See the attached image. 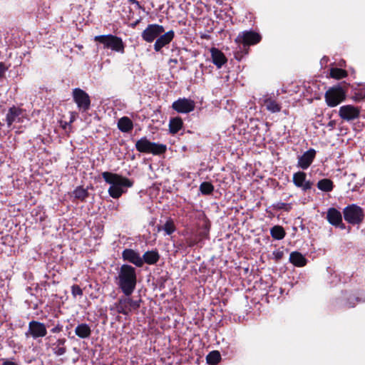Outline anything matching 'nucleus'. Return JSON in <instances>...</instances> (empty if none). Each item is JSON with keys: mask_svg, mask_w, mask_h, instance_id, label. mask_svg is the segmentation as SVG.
Instances as JSON below:
<instances>
[{"mask_svg": "<svg viewBox=\"0 0 365 365\" xmlns=\"http://www.w3.org/2000/svg\"><path fill=\"white\" fill-rule=\"evenodd\" d=\"M114 280L124 295L131 296L137 285L136 268L128 263L120 265L117 269Z\"/></svg>", "mask_w": 365, "mask_h": 365, "instance_id": "1", "label": "nucleus"}, {"mask_svg": "<svg viewBox=\"0 0 365 365\" xmlns=\"http://www.w3.org/2000/svg\"><path fill=\"white\" fill-rule=\"evenodd\" d=\"M102 177L107 183L110 185L108 193L114 199H118L125 192V187H130L133 185L132 180L116 173L106 171L102 173Z\"/></svg>", "mask_w": 365, "mask_h": 365, "instance_id": "2", "label": "nucleus"}, {"mask_svg": "<svg viewBox=\"0 0 365 365\" xmlns=\"http://www.w3.org/2000/svg\"><path fill=\"white\" fill-rule=\"evenodd\" d=\"M135 148L140 153H152L154 155L164 154L167 150L166 145L150 142L146 137L136 141Z\"/></svg>", "mask_w": 365, "mask_h": 365, "instance_id": "3", "label": "nucleus"}, {"mask_svg": "<svg viewBox=\"0 0 365 365\" xmlns=\"http://www.w3.org/2000/svg\"><path fill=\"white\" fill-rule=\"evenodd\" d=\"M94 41L102 44L104 49L124 53L125 46L123 40L117 36L112 34L96 36Z\"/></svg>", "mask_w": 365, "mask_h": 365, "instance_id": "4", "label": "nucleus"}, {"mask_svg": "<svg viewBox=\"0 0 365 365\" xmlns=\"http://www.w3.org/2000/svg\"><path fill=\"white\" fill-rule=\"evenodd\" d=\"M142 300H133L130 296H121L114 304L116 312L123 315H129L132 312L137 311L140 307Z\"/></svg>", "mask_w": 365, "mask_h": 365, "instance_id": "5", "label": "nucleus"}, {"mask_svg": "<svg viewBox=\"0 0 365 365\" xmlns=\"http://www.w3.org/2000/svg\"><path fill=\"white\" fill-rule=\"evenodd\" d=\"M343 215L344 220L353 225L361 224L364 218V210L356 204L345 207L343 210Z\"/></svg>", "mask_w": 365, "mask_h": 365, "instance_id": "6", "label": "nucleus"}, {"mask_svg": "<svg viewBox=\"0 0 365 365\" xmlns=\"http://www.w3.org/2000/svg\"><path fill=\"white\" fill-rule=\"evenodd\" d=\"M346 91L340 86L329 88L325 93L324 98L329 107H335L346 99Z\"/></svg>", "mask_w": 365, "mask_h": 365, "instance_id": "7", "label": "nucleus"}, {"mask_svg": "<svg viewBox=\"0 0 365 365\" xmlns=\"http://www.w3.org/2000/svg\"><path fill=\"white\" fill-rule=\"evenodd\" d=\"M72 96L80 111L86 112L90 109V96L85 91L80 88H76L73 90Z\"/></svg>", "mask_w": 365, "mask_h": 365, "instance_id": "8", "label": "nucleus"}, {"mask_svg": "<svg viewBox=\"0 0 365 365\" xmlns=\"http://www.w3.org/2000/svg\"><path fill=\"white\" fill-rule=\"evenodd\" d=\"M165 32V29L162 25L157 24H148L141 34L143 41L147 43H152L158 38V37Z\"/></svg>", "mask_w": 365, "mask_h": 365, "instance_id": "9", "label": "nucleus"}, {"mask_svg": "<svg viewBox=\"0 0 365 365\" xmlns=\"http://www.w3.org/2000/svg\"><path fill=\"white\" fill-rule=\"evenodd\" d=\"M261 39L262 36L258 33L254 31H244L238 34L235 41L246 47L258 43Z\"/></svg>", "mask_w": 365, "mask_h": 365, "instance_id": "10", "label": "nucleus"}, {"mask_svg": "<svg viewBox=\"0 0 365 365\" xmlns=\"http://www.w3.org/2000/svg\"><path fill=\"white\" fill-rule=\"evenodd\" d=\"M195 108V101L186 98H180L172 104V108L180 113H188L194 110Z\"/></svg>", "mask_w": 365, "mask_h": 365, "instance_id": "11", "label": "nucleus"}, {"mask_svg": "<svg viewBox=\"0 0 365 365\" xmlns=\"http://www.w3.org/2000/svg\"><path fill=\"white\" fill-rule=\"evenodd\" d=\"M47 334L46 327L43 323L32 320L29 323V329L26 335L31 336L33 339L44 337Z\"/></svg>", "mask_w": 365, "mask_h": 365, "instance_id": "12", "label": "nucleus"}, {"mask_svg": "<svg viewBox=\"0 0 365 365\" xmlns=\"http://www.w3.org/2000/svg\"><path fill=\"white\" fill-rule=\"evenodd\" d=\"M122 259L124 262H128L135 265L136 267H142L143 262L139 252L137 250L126 248L123 250L121 254Z\"/></svg>", "mask_w": 365, "mask_h": 365, "instance_id": "13", "label": "nucleus"}, {"mask_svg": "<svg viewBox=\"0 0 365 365\" xmlns=\"http://www.w3.org/2000/svg\"><path fill=\"white\" fill-rule=\"evenodd\" d=\"M359 108L352 105H345L340 107L339 110V117L346 121L355 120L359 117Z\"/></svg>", "mask_w": 365, "mask_h": 365, "instance_id": "14", "label": "nucleus"}, {"mask_svg": "<svg viewBox=\"0 0 365 365\" xmlns=\"http://www.w3.org/2000/svg\"><path fill=\"white\" fill-rule=\"evenodd\" d=\"M292 182L297 187L300 188L304 192L311 190L313 186V182L307 180V174L303 171L294 173Z\"/></svg>", "mask_w": 365, "mask_h": 365, "instance_id": "15", "label": "nucleus"}, {"mask_svg": "<svg viewBox=\"0 0 365 365\" xmlns=\"http://www.w3.org/2000/svg\"><path fill=\"white\" fill-rule=\"evenodd\" d=\"M326 219L332 226L339 227L341 230L346 228V225L342 221L341 212L335 207H330L327 210Z\"/></svg>", "mask_w": 365, "mask_h": 365, "instance_id": "16", "label": "nucleus"}, {"mask_svg": "<svg viewBox=\"0 0 365 365\" xmlns=\"http://www.w3.org/2000/svg\"><path fill=\"white\" fill-rule=\"evenodd\" d=\"M316 156V150L314 148H310L303 155L299 156L297 167L302 170H307L313 163Z\"/></svg>", "mask_w": 365, "mask_h": 365, "instance_id": "17", "label": "nucleus"}, {"mask_svg": "<svg viewBox=\"0 0 365 365\" xmlns=\"http://www.w3.org/2000/svg\"><path fill=\"white\" fill-rule=\"evenodd\" d=\"M175 33L170 30L166 33H163L156 39L154 43V50L159 52L161 49L168 45L174 38Z\"/></svg>", "mask_w": 365, "mask_h": 365, "instance_id": "18", "label": "nucleus"}, {"mask_svg": "<svg viewBox=\"0 0 365 365\" xmlns=\"http://www.w3.org/2000/svg\"><path fill=\"white\" fill-rule=\"evenodd\" d=\"M210 51L212 62L217 68H222V66L227 63V59L220 50L215 47H212L210 48Z\"/></svg>", "mask_w": 365, "mask_h": 365, "instance_id": "19", "label": "nucleus"}, {"mask_svg": "<svg viewBox=\"0 0 365 365\" xmlns=\"http://www.w3.org/2000/svg\"><path fill=\"white\" fill-rule=\"evenodd\" d=\"M22 114V110L16 106H12L8 110L6 116L7 125L10 127L13 123L19 121L20 115Z\"/></svg>", "mask_w": 365, "mask_h": 365, "instance_id": "20", "label": "nucleus"}, {"mask_svg": "<svg viewBox=\"0 0 365 365\" xmlns=\"http://www.w3.org/2000/svg\"><path fill=\"white\" fill-rule=\"evenodd\" d=\"M160 259V255L157 250H153L145 252L141 257L143 265L146 263L148 264H155Z\"/></svg>", "mask_w": 365, "mask_h": 365, "instance_id": "21", "label": "nucleus"}, {"mask_svg": "<svg viewBox=\"0 0 365 365\" xmlns=\"http://www.w3.org/2000/svg\"><path fill=\"white\" fill-rule=\"evenodd\" d=\"M75 334L81 339H86L91 336V329L88 324L82 323L76 327Z\"/></svg>", "mask_w": 365, "mask_h": 365, "instance_id": "22", "label": "nucleus"}, {"mask_svg": "<svg viewBox=\"0 0 365 365\" xmlns=\"http://www.w3.org/2000/svg\"><path fill=\"white\" fill-rule=\"evenodd\" d=\"M289 262L297 267H303L307 264V259L299 252H292L289 255Z\"/></svg>", "mask_w": 365, "mask_h": 365, "instance_id": "23", "label": "nucleus"}, {"mask_svg": "<svg viewBox=\"0 0 365 365\" xmlns=\"http://www.w3.org/2000/svg\"><path fill=\"white\" fill-rule=\"evenodd\" d=\"M66 339L65 338L58 339L55 343L53 344L52 349L53 354L56 356H62L66 352V346L65 344Z\"/></svg>", "mask_w": 365, "mask_h": 365, "instance_id": "24", "label": "nucleus"}, {"mask_svg": "<svg viewBox=\"0 0 365 365\" xmlns=\"http://www.w3.org/2000/svg\"><path fill=\"white\" fill-rule=\"evenodd\" d=\"M118 129L123 133H128L133 128V123L128 117H123L118 122Z\"/></svg>", "mask_w": 365, "mask_h": 365, "instance_id": "25", "label": "nucleus"}, {"mask_svg": "<svg viewBox=\"0 0 365 365\" xmlns=\"http://www.w3.org/2000/svg\"><path fill=\"white\" fill-rule=\"evenodd\" d=\"M182 120L180 117L172 118L169 122V130L172 134H176L182 127Z\"/></svg>", "mask_w": 365, "mask_h": 365, "instance_id": "26", "label": "nucleus"}, {"mask_svg": "<svg viewBox=\"0 0 365 365\" xmlns=\"http://www.w3.org/2000/svg\"><path fill=\"white\" fill-rule=\"evenodd\" d=\"M317 186L319 190L329 192L332 191L334 188V182L328 178H324L318 181Z\"/></svg>", "mask_w": 365, "mask_h": 365, "instance_id": "27", "label": "nucleus"}, {"mask_svg": "<svg viewBox=\"0 0 365 365\" xmlns=\"http://www.w3.org/2000/svg\"><path fill=\"white\" fill-rule=\"evenodd\" d=\"M347 76V71L342 68H331L329 70V76L334 79L340 80L346 78Z\"/></svg>", "mask_w": 365, "mask_h": 365, "instance_id": "28", "label": "nucleus"}, {"mask_svg": "<svg viewBox=\"0 0 365 365\" xmlns=\"http://www.w3.org/2000/svg\"><path fill=\"white\" fill-rule=\"evenodd\" d=\"M270 235L274 240H280L284 237L286 232L282 226L275 225L271 228Z\"/></svg>", "mask_w": 365, "mask_h": 365, "instance_id": "29", "label": "nucleus"}, {"mask_svg": "<svg viewBox=\"0 0 365 365\" xmlns=\"http://www.w3.org/2000/svg\"><path fill=\"white\" fill-rule=\"evenodd\" d=\"M266 108L272 113H278L281 110V106L274 100L267 98L264 101Z\"/></svg>", "mask_w": 365, "mask_h": 365, "instance_id": "30", "label": "nucleus"}, {"mask_svg": "<svg viewBox=\"0 0 365 365\" xmlns=\"http://www.w3.org/2000/svg\"><path fill=\"white\" fill-rule=\"evenodd\" d=\"M73 195L76 199L80 200L81 201H85L86 199L88 197V192L82 186H78L73 191Z\"/></svg>", "mask_w": 365, "mask_h": 365, "instance_id": "31", "label": "nucleus"}, {"mask_svg": "<svg viewBox=\"0 0 365 365\" xmlns=\"http://www.w3.org/2000/svg\"><path fill=\"white\" fill-rule=\"evenodd\" d=\"M164 230L168 235H172L175 231V226L172 219H168L162 227L158 226V230Z\"/></svg>", "mask_w": 365, "mask_h": 365, "instance_id": "32", "label": "nucleus"}, {"mask_svg": "<svg viewBox=\"0 0 365 365\" xmlns=\"http://www.w3.org/2000/svg\"><path fill=\"white\" fill-rule=\"evenodd\" d=\"M206 360L208 364L216 365L221 360V355L218 351H212L207 354Z\"/></svg>", "mask_w": 365, "mask_h": 365, "instance_id": "33", "label": "nucleus"}, {"mask_svg": "<svg viewBox=\"0 0 365 365\" xmlns=\"http://www.w3.org/2000/svg\"><path fill=\"white\" fill-rule=\"evenodd\" d=\"M200 190L202 195H210L214 190V186L210 182H203L200 185Z\"/></svg>", "mask_w": 365, "mask_h": 365, "instance_id": "34", "label": "nucleus"}, {"mask_svg": "<svg viewBox=\"0 0 365 365\" xmlns=\"http://www.w3.org/2000/svg\"><path fill=\"white\" fill-rule=\"evenodd\" d=\"M209 232H210V225L207 224H205L202 228V230L198 232L197 237L199 241H202L203 240L209 238Z\"/></svg>", "mask_w": 365, "mask_h": 365, "instance_id": "35", "label": "nucleus"}, {"mask_svg": "<svg viewBox=\"0 0 365 365\" xmlns=\"http://www.w3.org/2000/svg\"><path fill=\"white\" fill-rule=\"evenodd\" d=\"M360 299L357 297L349 296L344 302V306L349 308L354 307L356 302H360Z\"/></svg>", "mask_w": 365, "mask_h": 365, "instance_id": "36", "label": "nucleus"}, {"mask_svg": "<svg viewBox=\"0 0 365 365\" xmlns=\"http://www.w3.org/2000/svg\"><path fill=\"white\" fill-rule=\"evenodd\" d=\"M272 207L275 210H284L285 211H289L290 209H291V205L290 204H287V203H284V202H278L275 204H273L272 205Z\"/></svg>", "mask_w": 365, "mask_h": 365, "instance_id": "37", "label": "nucleus"}, {"mask_svg": "<svg viewBox=\"0 0 365 365\" xmlns=\"http://www.w3.org/2000/svg\"><path fill=\"white\" fill-rule=\"evenodd\" d=\"M71 294L73 297H76L77 296L81 297L83 295V290L78 285L73 284L71 287Z\"/></svg>", "mask_w": 365, "mask_h": 365, "instance_id": "38", "label": "nucleus"}, {"mask_svg": "<svg viewBox=\"0 0 365 365\" xmlns=\"http://www.w3.org/2000/svg\"><path fill=\"white\" fill-rule=\"evenodd\" d=\"M167 277L162 276L158 279V284L160 289H163L165 288V283L167 281Z\"/></svg>", "mask_w": 365, "mask_h": 365, "instance_id": "39", "label": "nucleus"}, {"mask_svg": "<svg viewBox=\"0 0 365 365\" xmlns=\"http://www.w3.org/2000/svg\"><path fill=\"white\" fill-rule=\"evenodd\" d=\"M62 329L63 326L61 324L58 323L53 328L51 329V331L52 333H59L62 331Z\"/></svg>", "mask_w": 365, "mask_h": 365, "instance_id": "40", "label": "nucleus"}, {"mask_svg": "<svg viewBox=\"0 0 365 365\" xmlns=\"http://www.w3.org/2000/svg\"><path fill=\"white\" fill-rule=\"evenodd\" d=\"M273 255L276 260H279L282 258L284 253L282 251H276L273 252Z\"/></svg>", "mask_w": 365, "mask_h": 365, "instance_id": "41", "label": "nucleus"}, {"mask_svg": "<svg viewBox=\"0 0 365 365\" xmlns=\"http://www.w3.org/2000/svg\"><path fill=\"white\" fill-rule=\"evenodd\" d=\"M6 70V68L5 67V65L4 63H0V78L2 77L4 75V73Z\"/></svg>", "mask_w": 365, "mask_h": 365, "instance_id": "42", "label": "nucleus"}, {"mask_svg": "<svg viewBox=\"0 0 365 365\" xmlns=\"http://www.w3.org/2000/svg\"><path fill=\"white\" fill-rule=\"evenodd\" d=\"M336 125V121L332 120H330L328 124H327V127L329 128V130H331L334 129V128L335 127Z\"/></svg>", "mask_w": 365, "mask_h": 365, "instance_id": "43", "label": "nucleus"}, {"mask_svg": "<svg viewBox=\"0 0 365 365\" xmlns=\"http://www.w3.org/2000/svg\"><path fill=\"white\" fill-rule=\"evenodd\" d=\"M131 4H135L138 9H141V6L137 0H128Z\"/></svg>", "mask_w": 365, "mask_h": 365, "instance_id": "44", "label": "nucleus"}, {"mask_svg": "<svg viewBox=\"0 0 365 365\" xmlns=\"http://www.w3.org/2000/svg\"><path fill=\"white\" fill-rule=\"evenodd\" d=\"M200 242V241H199V240H191L189 242V247H193V246H195V245H197Z\"/></svg>", "mask_w": 365, "mask_h": 365, "instance_id": "45", "label": "nucleus"}, {"mask_svg": "<svg viewBox=\"0 0 365 365\" xmlns=\"http://www.w3.org/2000/svg\"><path fill=\"white\" fill-rule=\"evenodd\" d=\"M76 119V117H75V115L74 114H72L71 116V118H70V121L68 123H65V125H66L67 124H71Z\"/></svg>", "mask_w": 365, "mask_h": 365, "instance_id": "46", "label": "nucleus"}, {"mask_svg": "<svg viewBox=\"0 0 365 365\" xmlns=\"http://www.w3.org/2000/svg\"><path fill=\"white\" fill-rule=\"evenodd\" d=\"M2 365H17L15 362L10 361H6L3 363Z\"/></svg>", "mask_w": 365, "mask_h": 365, "instance_id": "47", "label": "nucleus"}, {"mask_svg": "<svg viewBox=\"0 0 365 365\" xmlns=\"http://www.w3.org/2000/svg\"><path fill=\"white\" fill-rule=\"evenodd\" d=\"M140 20H137L135 23L132 24V27H135L138 23Z\"/></svg>", "mask_w": 365, "mask_h": 365, "instance_id": "48", "label": "nucleus"}, {"mask_svg": "<svg viewBox=\"0 0 365 365\" xmlns=\"http://www.w3.org/2000/svg\"><path fill=\"white\" fill-rule=\"evenodd\" d=\"M171 61H173V62H175V63H176V62H177V60L171 59Z\"/></svg>", "mask_w": 365, "mask_h": 365, "instance_id": "49", "label": "nucleus"}, {"mask_svg": "<svg viewBox=\"0 0 365 365\" xmlns=\"http://www.w3.org/2000/svg\"><path fill=\"white\" fill-rule=\"evenodd\" d=\"M171 61H173V62H175V63H176V62H177V60L171 59Z\"/></svg>", "mask_w": 365, "mask_h": 365, "instance_id": "50", "label": "nucleus"}]
</instances>
